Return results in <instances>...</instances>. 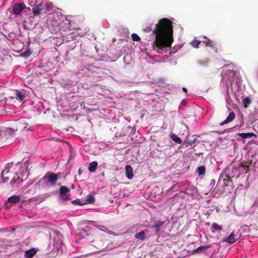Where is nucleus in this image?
Masks as SVG:
<instances>
[{"instance_id": "1", "label": "nucleus", "mask_w": 258, "mask_h": 258, "mask_svg": "<svg viewBox=\"0 0 258 258\" xmlns=\"http://www.w3.org/2000/svg\"><path fill=\"white\" fill-rule=\"evenodd\" d=\"M152 38H146L148 41L154 40L151 43L154 51L158 53H166L172 43V26L168 19L163 18L156 24L155 29L152 31Z\"/></svg>"}, {"instance_id": "2", "label": "nucleus", "mask_w": 258, "mask_h": 258, "mask_svg": "<svg viewBox=\"0 0 258 258\" xmlns=\"http://www.w3.org/2000/svg\"><path fill=\"white\" fill-rule=\"evenodd\" d=\"M236 72L232 70L223 71L221 74L222 79L220 85V90L222 94L225 95V99L227 106H232L233 101L231 99L230 94L234 95L235 100L239 102L240 84L241 80L236 76Z\"/></svg>"}, {"instance_id": "3", "label": "nucleus", "mask_w": 258, "mask_h": 258, "mask_svg": "<svg viewBox=\"0 0 258 258\" xmlns=\"http://www.w3.org/2000/svg\"><path fill=\"white\" fill-rule=\"evenodd\" d=\"M58 179V177L57 174L52 172H47L39 181V184L43 188L48 186H54Z\"/></svg>"}, {"instance_id": "4", "label": "nucleus", "mask_w": 258, "mask_h": 258, "mask_svg": "<svg viewBox=\"0 0 258 258\" xmlns=\"http://www.w3.org/2000/svg\"><path fill=\"white\" fill-rule=\"evenodd\" d=\"M136 132V128L130 126H124L120 132L116 133L115 135V139L124 137L126 135L132 136Z\"/></svg>"}, {"instance_id": "5", "label": "nucleus", "mask_w": 258, "mask_h": 258, "mask_svg": "<svg viewBox=\"0 0 258 258\" xmlns=\"http://www.w3.org/2000/svg\"><path fill=\"white\" fill-rule=\"evenodd\" d=\"M211 247V245L201 246L193 251L194 253H203L207 255H210L212 253V251L209 249Z\"/></svg>"}, {"instance_id": "6", "label": "nucleus", "mask_w": 258, "mask_h": 258, "mask_svg": "<svg viewBox=\"0 0 258 258\" xmlns=\"http://www.w3.org/2000/svg\"><path fill=\"white\" fill-rule=\"evenodd\" d=\"M238 232H237V234H235L234 231L232 232L228 237L224 238L223 241L230 244L235 243L240 236L238 235Z\"/></svg>"}, {"instance_id": "7", "label": "nucleus", "mask_w": 258, "mask_h": 258, "mask_svg": "<svg viewBox=\"0 0 258 258\" xmlns=\"http://www.w3.org/2000/svg\"><path fill=\"white\" fill-rule=\"evenodd\" d=\"M241 168L240 166H233L231 168H229V170L230 171V172L229 174L233 177H238L241 173Z\"/></svg>"}, {"instance_id": "8", "label": "nucleus", "mask_w": 258, "mask_h": 258, "mask_svg": "<svg viewBox=\"0 0 258 258\" xmlns=\"http://www.w3.org/2000/svg\"><path fill=\"white\" fill-rule=\"evenodd\" d=\"M20 201V197L18 196H13L9 197L7 201L5 203V206L7 208H10L11 205L9 204H16Z\"/></svg>"}, {"instance_id": "9", "label": "nucleus", "mask_w": 258, "mask_h": 258, "mask_svg": "<svg viewBox=\"0 0 258 258\" xmlns=\"http://www.w3.org/2000/svg\"><path fill=\"white\" fill-rule=\"evenodd\" d=\"M12 165L13 163L7 164L5 166V169L2 171L1 173V176L2 177V180L3 182H5L9 179V177H5L4 175L6 174L9 172V170L10 168L12 167Z\"/></svg>"}, {"instance_id": "10", "label": "nucleus", "mask_w": 258, "mask_h": 258, "mask_svg": "<svg viewBox=\"0 0 258 258\" xmlns=\"http://www.w3.org/2000/svg\"><path fill=\"white\" fill-rule=\"evenodd\" d=\"M25 7V6L24 4L17 3L13 7V13L16 15L20 14Z\"/></svg>"}, {"instance_id": "11", "label": "nucleus", "mask_w": 258, "mask_h": 258, "mask_svg": "<svg viewBox=\"0 0 258 258\" xmlns=\"http://www.w3.org/2000/svg\"><path fill=\"white\" fill-rule=\"evenodd\" d=\"M164 223V222H157L156 224L152 227L153 231L155 232L156 234H158L162 230Z\"/></svg>"}, {"instance_id": "12", "label": "nucleus", "mask_w": 258, "mask_h": 258, "mask_svg": "<svg viewBox=\"0 0 258 258\" xmlns=\"http://www.w3.org/2000/svg\"><path fill=\"white\" fill-rule=\"evenodd\" d=\"M185 194L191 197H194L197 194V188L193 186H188L185 190Z\"/></svg>"}, {"instance_id": "13", "label": "nucleus", "mask_w": 258, "mask_h": 258, "mask_svg": "<svg viewBox=\"0 0 258 258\" xmlns=\"http://www.w3.org/2000/svg\"><path fill=\"white\" fill-rule=\"evenodd\" d=\"M37 251L38 249L35 248H31L25 252L24 256L25 258H32L36 254Z\"/></svg>"}, {"instance_id": "14", "label": "nucleus", "mask_w": 258, "mask_h": 258, "mask_svg": "<svg viewBox=\"0 0 258 258\" xmlns=\"http://www.w3.org/2000/svg\"><path fill=\"white\" fill-rule=\"evenodd\" d=\"M125 175L128 179H132L134 177L133 169L131 165H127L125 167Z\"/></svg>"}, {"instance_id": "15", "label": "nucleus", "mask_w": 258, "mask_h": 258, "mask_svg": "<svg viewBox=\"0 0 258 258\" xmlns=\"http://www.w3.org/2000/svg\"><path fill=\"white\" fill-rule=\"evenodd\" d=\"M42 9V3L39 4H37V5L34 6L32 9V11H33L34 15L38 16L40 14Z\"/></svg>"}, {"instance_id": "16", "label": "nucleus", "mask_w": 258, "mask_h": 258, "mask_svg": "<svg viewBox=\"0 0 258 258\" xmlns=\"http://www.w3.org/2000/svg\"><path fill=\"white\" fill-rule=\"evenodd\" d=\"M235 113L234 112H231L229 113L228 116L227 117V118L221 122L220 125L221 126L223 125L224 124L227 123L229 122L232 121L234 118H235Z\"/></svg>"}, {"instance_id": "17", "label": "nucleus", "mask_w": 258, "mask_h": 258, "mask_svg": "<svg viewBox=\"0 0 258 258\" xmlns=\"http://www.w3.org/2000/svg\"><path fill=\"white\" fill-rule=\"evenodd\" d=\"M237 136L241 137L242 139H250L256 137L255 134L253 133H239L237 134Z\"/></svg>"}, {"instance_id": "18", "label": "nucleus", "mask_w": 258, "mask_h": 258, "mask_svg": "<svg viewBox=\"0 0 258 258\" xmlns=\"http://www.w3.org/2000/svg\"><path fill=\"white\" fill-rule=\"evenodd\" d=\"M97 166H98L97 162V161H93L89 164V166L88 167V170L90 172H94L97 169Z\"/></svg>"}, {"instance_id": "19", "label": "nucleus", "mask_w": 258, "mask_h": 258, "mask_svg": "<svg viewBox=\"0 0 258 258\" xmlns=\"http://www.w3.org/2000/svg\"><path fill=\"white\" fill-rule=\"evenodd\" d=\"M242 103L245 108L248 107V106L251 103V99L250 96L243 98L242 99Z\"/></svg>"}, {"instance_id": "20", "label": "nucleus", "mask_w": 258, "mask_h": 258, "mask_svg": "<svg viewBox=\"0 0 258 258\" xmlns=\"http://www.w3.org/2000/svg\"><path fill=\"white\" fill-rule=\"evenodd\" d=\"M211 230L213 232L215 231H220L222 230V227L216 223H213L211 227Z\"/></svg>"}, {"instance_id": "21", "label": "nucleus", "mask_w": 258, "mask_h": 258, "mask_svg": "<svg viewBox=\"0 0 258 258\" xmlns=\"http://www.w3.org/2000/svg\"><path fill=\"white\" fill-rule=\"evenodd\" d=\"M84 202L86 203V204H93L95 202V198L92 195L89 194L87 196L86 200L84 201Z\"/></svg>"}, {"instance_id": "22", "label": "nucleus", "mask_w": 258, "mask_h": 258, "mask_svg": "<svg viewBox=\"0 0 258 258\" xmlns=\"http://www.w3.org/2000/svg\"><path fill=\"white\" fill-rule=\"evenodd\" d=\"M70 195L68 194H60L59 196V201L60 203H63L64 201L69 200Z\"/></svg>"}, {"instance_id": "23", "label": "nucleus", "mask_w": 258, "mask_h": 258, "mask_svg": "<svg viewBox=\"0 0 258 258\" xmlns=\"http://www.w3.org/2000/svg\"><path fill=\"white\" fill-rule=\"evenodd\" d=\"M171 138L172 141L177 144H180L182 143V140L181 139L174 134H172L171 135Z\"/></svg>"}, {"instance_id": "24", "label": "nucleus", "mask_w": 258, "mask_h": 258, "mask_svg": "<svg viewBox=\"0 0 258 258\" xmlns=\"http://www.w3.org/2000/svg\"><path fill=\"white\" fill-rule=\"evenodd\" d=\"M5 135L8 137L14 136L15 131L11 128H7L5 131Z\"/></svg>"}, {"instance_id": "25", "label": "nucleus", "mask_w": 258, "mask_h": 258, "mask_svg": "<svg viewBox=\"0 0 258 258\" xmlns=\"http://www.w3.org/2000/svg\"><path fill=\"white\" fill-rule=\"evenodd\" d=\"M70 189L66 186H61L60 187V194H68Z\"/></svg>"}, {"instance_id": "26", "label": "nucleus", "mask_w": 258, "mask_h": 258, "mask_svg": "<svg viewBox=\"0 0 258 258\" xmlns=\"http://www.w3.org/2000/svg\"><path fill=\"white\" fill-rule=\"evenodd\" d=\"M145 233L144 231H142L136 234L135 237L137 239L143 240L145 238Z\"/></svg>"}, {"instance_id": "27", "label": "nucleus", "mask_w": 258, "mask_h": 258, "mask_svg": "<svg viewBox=\"0 0 258 258\" xmlns=\"http://www.w3.org/2000/svg\"><path fill=\"white\" fill-rule=\"evenodd\" d=\"M72 203L74 205H77L79 206H82L86 205V203L84 201H82L80 199H76L72 201Z\"/></svg>"}, {"instance_id": "28", "label": "nucleus", "mask_w": 258, "mask_h": 258, "mask_svg": "<svg viewBox=\"0 0 258 258\" xmlns=\"http://www.w3.org/2000/svg\"><path fill=\"white\" fill-rule=\"evenodd\" d=\"M198 173L199 175H204L205 173L206 168L203 166H201L199 167L197 169Z\"/></svg>"}, {"instance_id": "29", "label": "nucleus", "mask_w": 258, "mask_h": 258, "mask_svg": "<svg viewBox=\"0 0 258 258\" xmlns=\"http://www.w3.org/2000/svg\"><path fill=\"white\" fill-rule=\"evenodd\" d=\"M200 43L201 41L194 39L191 42V44L194 48H198Z\"/></svg>"}, {"instance_id": "30", "label": "nucleus", "mask_w": 258, "mask_h": 258, "mask_svg": "<svg viewBox=\"0 0 258 258\" xmlns=\"http://www.w3.org/2000/svg\"><path fill=\"white\" fill-rule=\"evenodd\" d=\"M23 179L22 178H20V177H18L16 179L14 177L11 181V183L12 184L16 183L18 184H20L23 182Z\"/></svg>"}, {"instance_id": "31", "label": "nucleus", "mask_w": 258, "mask_h": 258, "mask_svg": "<svg viewBox=\"0 0 258 258\" xmlns=\"http://www.w3.org/2000/svg\"><path fill=\"white\" fill-rule=\"evenodd\" d=\"M79 234L84 237L86 235H88L89 233H88V230L85 229H81L80 230Z\"/></svg>"}, {"instance_id": "32", "label": "nucleus", "mask_w": 258, "mask_h": 258, "mask_svg": "<svg viewBox=\"0 0 258 258\" xmlns=\"http://www.w3.org/2000/svg\"><path fill=\"white\" fill-rule=\"evenodd\" d=\"M132 38L134 41H139L141 40L140 37L136 33L132 34Z\"/></svg>"}, {"instance_id": "33", "label": "nucleus", "mask_w": 258, "mask_h": 258, "mask_svg": "<svg viewBox=\"0 0 258 258\" xmlns=\"http://www.w3.org/2000/svg\"><path fill=\"white\" fill-rule=\"evenodd\" d=\"M251 208L255 213L258 214V201L254 203Z\"/></svg>"}, {"instance_id": "34", "label": "nucleus", "mask_w": 258, "mask_h": 258, "mask_svg": "<svg viewBox=\"0 0 258 258\" xmlns=\"http://www.w3.org/2000/svg\"><path fill=\"white\" fill-rule=\"evenodd\" d=\"M16 95H17V97L21 100V101H22L24 98H25V95L23 94V93L19 91L16 94Z\"/></svg>"}, {"instance_id": "35", "label": "nucleus", "mask_w": 258, "mask_h": 258, "mask_svg": "<svg viewBox=\"0 0 258 258\" xmlns=\"http://www.w3.org/2000/svg\"><path fill=\"white\" fill-rule=\"evenodd\" d=\"M152 24H150L149 26H147L143 28V31L145 33H150L152 31Z\"/></svg>"}, {"instance_id": "36", "label": "nucleus", "mask_w": 258, "mask_h": 258, "mask_svg": "<svg viewBox=\"0 0 258 258\" xmlns=\"http://www.w3.org/2000/svg\"><path fill=\"white\" fill-rule=\"evenodd\" d=\"M203 42L206 45V46H209V47H213V46L212 42L209 39H207L205 41H203Z\"/></svg>"}, {"instance_id": "37", "label": "nucleus", "mask_w": 258, "mask_h": 258, "mask_svg": "<svg viewBox=\"0 0 258 258\" xmlns=\"http://www.w3.org/2000/svg\"><path fill=\"white\" fill-rule=\"evenodd\" d=\"M48 197V195H43L40 197V200L43 201L45 199Z\"/></svg>"}, {"instance_id": "38", "label": "nucleus", "mask_w": 258, "mask_h": 258, "mask_svg": "<svg viewBox=\"0 0 258 258\" xmlns=\"http://www.w3.org/2000/svg\"><path fill=\"white\" fill-rule=\"evenodd\" d=\"M2 133V130L0 128V147L2 146V144H1V141H2V134H1Z\"/></svg>"}, {"instance_id": "39", "label": "nucleus", "mask_w": 258, "mask_h": 258, "mask_svg": "<svg viewBox=\"0 0 258 258\" xmlns=\"http://www.w3.org/2000/svg\"><path fill=\"white\" fill-rule=\"evenodd\" d=\"M27 131L34 132V127H32L31 126V127L28 128L27 129Z\"/></svg>"}, {"instance_id": "40", "label": "nucleus", "mask_w": 258, "mask_h": 258, "mask_svg": "<svg viewBox=\"0 0 258 258\" xmlns=\"http://www.w3.org/2000/svg\"><path fill=\"white\" fill-rule=\"evenodd\" d=\"M21 170H22V172H23L24 171H25V173L27 172V169L26 167H21Z\"/></svg>"}, {"instance_id": "41", "label": "nucleus", "mask_w": 258, "mask_h": 258, "mask_svg": "<svg viewBox=\"0 0 258 258\" xmlns=\"http://www.w3.org/2000/svg\"><path fill=\"white\" fill-rule=\"evenodd\" d=\"M196 141V139H194V140H192V142H190L189 143V145H190V146H192V143H195V142Z\"/></svg>"}, {"instance_id": "42", "label": "nucleus", "mask_w": 258, "mask_h": 258, "mask_svg": "<svg viewBox=\"0 0 258 258\" xmlns=\"http://www.w3.org/2000/svg\"><path fill=\"white\" fill-rule=\"evenodd\" d=\"M52 8L50 7L49 6H48V10H49L51 9Z\"/></svg>"}, {"instance_id": "43", "label": "nucleus", "mask_w": 258, "mask_h": 258, "mask_svg": "<svg viewBox=\"0 0 258 258\" xmlns=\"http://www.w3.org/2000/svg\"><path fill=\"white\" fill-rule=\"evenodd\" d=\"M27 126H25V127H24V130H27Z\"/></svg>"}, {"instance_id": "44", "label": "nucleus", "mask_w": 258, "mask_h": 258, "mask_svg": "<svg viewBox=\"0 0 258 258\" xmlns=\"http://www.w3.org/2000/svg\"><path fill=\"white\" fill-rule=\"evenodd\" d=\"M183 89L184 91H186V89L185 88H183Z\"/></svg>"}, {"instance_id": "45", "label": "nucleus", "mask_w": 258, "mask_h": 258, "mask_svg": "<svg viewBox=\"0 0 258 258\" xmlns=\"http://www.w3.org/2000/svg\"><path fill=\"white\" fill-rule=\"evenodd\" d=\"M70 23H71V21H69V24L70 25Z\"/></svg>"}]
</instances>
